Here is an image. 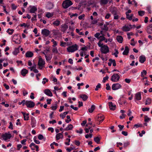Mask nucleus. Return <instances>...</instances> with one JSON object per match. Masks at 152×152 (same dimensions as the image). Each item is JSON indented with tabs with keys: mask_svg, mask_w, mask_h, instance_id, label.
Returning a JSON list of instances; mask_svg holds the SVG:
<instances>
[{
	"mask_svg": "<svg viewBox=\"0 0 152 152\" xmlns=\"http://www.w3.org/2000/svg\"><path fill=\"white\" fill-rule=\"evenodd\" d=\"M37 10V8L34 6H33L30 9V12L31 13H35V12H36Z\"/></svg>",
	"mask_w": 152,
	"mask_h": 152,
	"instance_id": "24",
	"label": "nucleus"
},
{
	"mask_svg": "<svg viewBox=\"0 0 152 152\" xmlns=\"http://www.w3.org/2000/svg\"><path fill=\"white\" fill-rule=\"evenodd\" d=\"M116 39L120 43H122L123 42V39L121 36H118L117 37Z\"/></svg>",
	"mask_w": 152,
	"mask_h": 152,
	"instance_id": "22",
	"label": "nucleus"
},
{
	"mask_svg": "<svg viewBox=\"0 0 152 152\" xmlns=\"http://www.w3.org/2000/svg\"><path fill=\"white\" fill-rule=\"evenodd\" d=\"M142 125L141 124H135L134 125V127H136V128H138L140 127H142Z\"/></svg>",
	"mask_w": 152,
	"mask_h": 152,
	"instance_id": "55",
	"label": "nucleus"
},
{
	"mask_svg": "<svg viewBox=\"0 0 152 152\" xmlns=\"http://www.w3.org/2000/svg\"><path fill=\"white\" fill-rule=\"evenodd\" d=\"M58 107V102L56 101L55 102V104L54 106H52L51 107V108L53 110H56Z\"/></svg>",
	"mask_w": 152,
	"mask_h": 152,
	"instance_id": "29",
	"label": "nucleus"
},
{
	"mask_svg": "<svg viewBox=\"0 0 152 152\" xmlns=\"http://www.w3.org/2000/svg\"><path fill=\"white\" fill-rule=\"evenodd\" d=\"M143 74H144L145 75H146L147 74V72L145 70H143L142 72H141V76L142 77H144Z\"/></svg>",
	"mask_w": 152,
	"mask_h": 152,
	"instance_id": "41",
	"label": "nucleus"
},
{
	"mask_svg": "<svg viewBox=\"0 0 152 152\" xmlns=\"http://www.w3.org/2000/svg\"><path fill=\"white\" fill-rule=\"evenodd\" d=\"M43 81L42 82V83L43 84L45 85L46 82H48V80L45 77L43 79Z\"/></svg>",
	"mask_w": 152,
	"mask_h": 152,
	"instance_id": "47",
	"label": "nucleus"
},
{
	"mask_svg": "<svg viewBox=\"0 0 152 152\" xmlns=\"http://www.w3.org/2000/svg\"><path fill=\"white\" fill-rule=\"evenodd\" d=\"M63 132L61 133H58L56 135V140H58L60 138H63Z\"/></svg>",
	"mask_w": 152,
	"mask_h": 152,
	"instance_id": "16",
	"label": "nucleus"
},
{
	"mask_svg": "<svg viewBox=\"0 0 152 152\" xmlns=\"http://www.w3.org/2000/svg\"><path fill=\"white\" fill-rule=\"evenodd\" d=\"M73 3L70 0H65L62 3V6L64 9H66L72 5Z\"/></svg>",
	"mask_w": 152,
	"mask_h": 152,
	"instance_id": "2",
	"label": "nucleus"
},
{
	"mask_svg": "<svg viewBox=\"0 0 152 152\" xmlns=\"http://www.w3.org/2000/svg\"><path fill=\"white\" fill-rule=\"evenodd\" d=\"M36 120L34 121H31V127L34 128L36 126Z\"/></svg>",
	"mask_w": 152,
	"mask_h": 152,
	"instance_id": "36",
	"label": "nucleus"
},
{
	"mask_svg": "<svg viewBox=\"0 0 152 152\" xmlns=\"http://www.w3.org/2000/svg\"><path fill=\"white\" fill-rule=\"evenodd\" d=\"M44 93L47 95L49 96H52L53 94L48 89H46L44 91Z\"/></svg>",
	"mask_w": 152,
	"mask_h": 152,
	"instance_id": "13",
	"label": "nucleus"
},
{
	"mask_svg": "<svg viewBox=\"0 0 152 152\" xmlns=\"http://www.w3.org/2000/svg\"><path fill=\"white\" fill-rule=\"evenodd\" d=\"M108 0H100L101 3L104 5L107 4L108 3Z\"/></svg>",
	"mask_w": 152,
	"mask_h": 152,
	"instance_id": "37",
	"label": "nucleus"
},
{
	"mask_svg": "<svg viewBox=\"0 0 152 152\" xmlns=\"http://www.w3.org/2000/svg\"><path fill=\"white\" fill-rule=\"evenodd\" d=\"M120 77L117 74H114L111 76V80L114 82H118L119 80Z\"/></svg>",
	"mask_w": 152,
	"mask_h": 152,
	"instance_id": "6",
	"label": "nucleus"
},
{
	"mask_svg": "<svg viewBox=\"0 0 152 152\" xmlns=\"http://www.w3.org/2000/svg\"><path fill=\"white\" fill-rule=\"evenodd\" d=\"M73 128V126L72 124H70L67 127L65 128L64 129V130L68 131L72 130Z\"/></svg>",
	"mask_w": 152,
	"mask_h": 152,
	"instance_id": "21",
	"label": "nucleus"
},
{
	"mask_svg": "<svg viewBox=\"0 0 152 152\" xmlns=\"http://www.w3.org/2000/svg\"><path fill=\"white\" fill-rule=\"evenodd\" d=\"M33 17H32L31 19V20L32 22H33L34 21H36L37 19V15H36L33 14Z\"/></svg>",
	"mask_w": 152,
	"mask_h": 152,
	"instance_id": "43",
	"label": "nucleus"
},
{
	"mask_svg": "<svg viewBox=\"0 0 152 152\" xmlns=\"http://www.w3.org/2000/svg\"><path fill=\"white\" fill-rule=\"evenodd\" d=\"M11 6L12 7V9L13 10H15L17 7V6H15V5L13 4H12Z\"/></svg>",
	"mask_w": 152,
	"mask_h": 152,
	"instance_id": "60",
	"label": "nucleus"
},
{
	"mask_svg": "<svg viewBox=\"0 0 152 152\" xmlns=\"http://www.w3.org/2000/svg\"><path fill=\"white\" fill-rule=\"evenodd\" d=\"M22 147V145L21 144H18L17 145V150L18 151L20 150V148Z\"/></svg>",
	"mask_w": 152,
	"mask_h": 152,
	"instance_id": "64",
	"label": "nucleus"
},
{
	"mask_svg": "<svg viewBox=\"0 0 152 152\" xmlns=\"http://www.w3.org/2000/svg\"><path fill=\"white\" fill-rule=\"evenodd\" d=\"M75 144L76 145H77V146L80 145V143L79 141L77 140H75Z\"/></svg>",
	"mask_w": 152,
	"mask_h": 152,
	"instance_id": "63",
	"label": "nucleus"
},
{
	"mask_svg": "<svg viewBox=\"0 0 152 152\" xmlns=\"http://www.w3.org/2000/svg\"><path fill=\"white\" fill-rule=\"evenodd\" d=\"M145 120L144 121L145 122H148L150 120L151 118H148L147 116L145 115L144 117Z\"/></svg>",
	"mask_w": 152,
	"mask_h": 152,
	"instance_id": "45",
	"label": "nucleus"
},
{
	"mask_svg": "<svg viewBox=\"0 0 152 152\" xmlns=\"http://www.w3.org/2000/svg\"><path fill=\"white\" fill-rule=\"evenodd\" d=\"M118 126L119 127V130L120 131H121L124 127V125H118Z\"/></svg>",
	"mask_w": 152,
	"mask_h": 152,
	"instance_id": "61",
	"label": "nucleus"
},
{
	"mask_svg": "<svg viewBox=\"0 0 152 152\" xmlns=\"http://www.w3.org/2000/svg\"><path fill=\"white\" fill-rule=\"evenodd\" d=\"M60 24V21L58 20H56L54 21L53 23V24L54 25L56 26H58Z\"/></svg>",
	"mask_w": 152,
	"mask_h": 152,
	"instance_id": "31",
	"label": "nucleus"
},
{
	"mask_svg": "<svg viewBox=\"0 0 152 152\" xmlns=\"http://www.w3.org/2000/svg\"><path fill=\"white\" fill-rule=\"evenodd\" d=\"M45 62L44 60L41 58V56H39L38 63V65L39 66L38 69H42V68L45 66Z\"/></svg>",
	"mask_w": 152,
	"mask_h": 152,
	"instance_id": "1",
	"label": "nucleus"
},
{
	"mask_svg": "<svg viewBox=\"0 0 152 152\" xmlns=\"http://www.w3.org/2000/svg\"><path fill=\"white\" fill-rule=\"evenodd\" d=\"M52 51L53 53H58V51L56 48H53L52 50Z\"/></svg>",
	"mask_w": 152,
	"mask_h": 152,
	"instance_id": "46",
	"label": "nucleus"
},
{
	"mask_svg": "<svg viewBox=\"0 0 152 152\" xmlns=\"http://www.w3.org/2000/svg\"><path fill=\"white\" fill-rule=\"evenodd\" d=\"M28 71L25 69H23L21 70V75L23 77L25 76L28 73Z\"/></svg>",
	"mask_w": 152,
	"mask_h": 152,
	"instance_id": "18",
	"label": "nucleus"
},
{
	"mask_svg": "<svg viewBox=\"0 0 152 152\" xmlns=\"http://www.w3.org/2000/svg\"><path fill=\"white\" fill-rule=\"evenodd\" d=\"M141 99V92H138L135 95L134 101L136 102V100H140Z\"/></svg>",
	"mask_w": 152,
	"mask_h": 152,
	"instance_id": "10",
	"label": "nucleus"
},
{
	"mask_svg": "<svg viewBox=\"0 0 152 152\" xmlns=\"http://www.w3.org/2000/svg\"><path fill=\"white\" fill-rule=\"evenodd\" d=\"M96 107L95 105L93 104L92 105L91 107L90 108L88 109V112L90 113H92L93 112L94 110Z\"/></svg>",
	"mask_w": 152,
	"mask_h": 152,
	"instance_id": "27",
	"label": "nucleus"
},
{
	"mask_svg": "<svg viewBox=\"0 0 152 152\" xmlns=\"http://www.w3.org/2000/svg\"><path fill=\"white\" fill-rule=\"evenodd\" d=\"M117 10H116V9H113L111 10V13L113 15L117 14Z\"/></svg>",
	"mask_w": 152,
	"mask_h": 152,
	"instance_id": "51",
	"label": "nucleus"
},
{
	"mask_svg": "<svg viewBox=\"0 0 152 152\" xmlns=\"http://www.w3.org/2000/svg\"><path fill=\"white\" fill-rule=\"evenodd\" d=\"M20 47L15 49V50L13 52V53L14 55H16L18 54V53H19Z\"/></svg>",
	"mask_w": 152,
	"mask_h": 152,
	"instance_id": "28",
	"label": "nucleus"
},
{
	"mask_svg": "<svg viewBox=\"0 0 152 152\" xmlns=\"http://www.w3.org/2000/svg\"><path fill=\"white\" fill-rule=\"evenodd\" d=\"M54 6V4L51 2H49L47 4L46 7V8L49 10L53 9Z\"/></svg>",
	"mask_w": 152,
	"mask_h": 152,
	"instance_id": "14",
	"label": "nucleus"
},
{
	"mask_svg": "<svg viewBox=\"0 0 152 152\" xmlns=\"http://www.w3.org/2000/svg\"><path fill=\"white\" fill-rule=\"evenodd\" d=\"M108 75H106L105 77L103 78V79L102 80L103 82L104 83H105L106 81V80H108Z\"/></svg>",
	"mask_w": 152,
	"mask_h": 152,
	"instance_id": "54",
	"label": "nucleus"
},
{
	"mask_svg": "<svg viewBox=\"0 0 152 152\" xmlns=\"http://www.w3.org/2000/svg\"><path fill=\"white\" fill-rule=\"evenodd\" d=\"M12 137L11 134L9 132L8 133L6 132L5 133L1 135V137L2 138V140H4L6 141H7L8 139H10Z\"/></svg>",
	"mask_w": 152,
	"mask_h": 152,
	"instance_id": "4",
	"label": "nucleus"
},
{
	"mask_svg": "<svg viewBox=\"0 0 152 152\" xmlns=\"http://www.w3.org/2000/svg\"><path fill=\"white\" fill-rule=\"evenodd\" d=\"M104 28H102V29L103 30L106 31H108V27H107V25L104 24Z\"/></svg>",
	"mask_w": 152,
	"mask_h": 152,
	"instance_id": "38",
	"label": "nucleus"
},
{
	"mask_svg": "<svg viewBox=\"0 0 152 152\" xmlns=\"http://www.w3.org/2000/svg\"><path fill=\"white\" fill-rule=\"evenodd\" d=\"M100 35V33H97L96 34H95L94 35V36L97 39H99L100 37H99V36Z\"/></svg>",
	"mask_w": 152,
	"mask_h": 152,
	"instance_id": "57",
	"label": "nucleus"
},
{
	"mask_svg": "<svg viewBox=\"0 0 152 152\" xmlns=\"http://www.w3.org/2000/svg\"><path fill=\"white\" fill-rule=\"evenodd\" d=\"M146 61V58L144 55H142L139 57V61L141 63H143Z\"/></svg>",
	"mask_w": 152,
	"mask_h": 152,
	"instance_id": "15",
	"label": "nucleus"
},
{
	"mask_svg": "<svg viewBox=\"0 0 152 152\" xmlns=\"http://www.w3.org/2000/svg\"><path fill=\"white\" fill-rule=\"evenodd\" d=\"M80 97L81 98L83 101H86L88 98V96L85 94H81L80 95Z\"/></svg>",
	"mask_w": 152,
	"mask_h": 152,
	"instance_id": "25",
	"label": "nucleus"
},
{
	"mask_svg": "<svg viewBox=\"0 0 152 152\" xmlns=\"http://www.w3.org/2000/svg\"><path fill=\"white\" fill-rule=\"evenodd\" d=\"M101 87V85L100 83H99L98 84V85L96 86V88H95V91H97L99 88H100Z\"/></svg>",
	"mask_w": 152,
	"mask_h": 152,
	"instance_id": "52",
	"label": "nucleus"
},
{
	"mask_svg": "<svg viewBox=\"0 0 152 152\" xmlns=\"http://www.w3.org/2000/svg\"><path fill=\"white\" fill-rule=\"evenodd\" d=\"M78 46L77 44H75L67 48V50L69 52H73L78 50Z\"/></svg>",
	"mask_w": 152,
	"mask_h": 152,
	"instance_id": "3",
	"label": "nucleus"
},
{
	"mask_svg": "<svg viewBox=\"0 0 152 152\" xmlns=\"http://www.w3.org/2000/svg\"><path fill=\"white\" fill-rule=\"evenodd\" d=\"M97 120L99 121V123L98 124H99L101 123H102L104 119V117L103 115L100 116H98L97 117Z\"/></svg>",
	"mask_w": 152,
	"mask_h": 152,
	"instance_id": "17",
	"label": "nucleus"
},
{
	"mask_svg": "<svg viewBox=\"0 0 152 152\" xmlns=\"http://www.w3.org/2000/svg\"><path fill=\"white\" fill-rule=\"evenodd\" d=\"M148 33L150 34H152V24L149 25L146 30Z\"/></svg>",
	"mask_w": 152,
	"mask_h": 152,
	"instance_id": "11",
	"label": "nucleus"
},
{
	"mask_svg": "<svg viewBox=\"0 0 152 152\" xmlns=\"http://www.w3.org/2000/svg\"><path fill=\"white\" fill-rule=\"evenodd\" d=\"M53 15L52 14H51V13H50L49 12H48L47 13V14L46 15V16L48 18H50L51 17H52Z\"/></svg>",
	"mask_w": 152,
	"mask_h": 152,
	"instance_id": "44",
	"label": "nucleus"
},
{
	"mask_svg": "<svg viewBox=\"0 0 152 152\" xmlns=\"http://www.w3.org/2000/svg\"><path fill=\"white\" fill-rule=\"evenodd\" d=\"M100 50L102 53L106 54L109 52L108 46L106 45H104L103 47L100 48Z\"/></svg>",
	"mask_w": 152,
	"mask_h": 152,
	"instance_id": "5",
	"label": "nucleus"
},
{
	"mask_svg": "<svg viewBox=\"0 0 152 152\" xmlns=\"http://www.w3.org/2000/svg\"><path fill=\"white\" fill-rule=\"evenodd\" d=\"M145 11H140L138 12L139 15L141 16H143L145 14Z\"/></svg>",
	"mask_w": 152,
	"mask_h": 152,
	"instance_id": "39",
	"label": "nucleus"
},
{
	"mask_svg": "<svg viewBox=\"0 0 152 152\" xmlns=\"http://www.w3.org/2000/svg\"><path fill=\"white\" fill-rule=\"evenodd\" d=\"M41 33L45 37H47L49 35L50 31L49 30L45 28L42 30Z\"/></svg>",
	"mask_w": 152,
	"mask_h": 152,
	"instance_id": "9",
	"label": "nucleus"
},
{
	"mask_svg": "<svg viewBox=\"0 0 152 152\" xmlns=\"http://www.w3.org/2000/svg\"><path fill=\"white\" fill-rule=\"evenodd\" d=\"M38 138L39 140H42L43 139L44 137L42 135L39 134L38 135Z\"/></svg>",
	"mask_w": 152,
	"mask_h": 152,
	"instance_id": "53",
	"label": "nucleus"
},
{
	"mask_svg": "<svg viewBox=\"0 0 152 152\" xmlns=\"http://www.w3.org/2000/svg\"><path fill=\"white\" fill-rule=\"evenodd\" d=\"M122 29L124 31L126 32L130 30V28L129 26L125 25L123 27Z\"/></svg>",
	"mask_w": 152,
	"mask_h": 152,
	"instance_id": "19",
	"label": "nucleus"
},
{
	"mask_svg": "<svg viewBox=\"0 0 152 152\" xmlns=\"http://www.w3.org/2000/svg\"><path fill=\"white\" fill-rule=\"evenodd\" d=\"M99 37H100V38H101L99 41L100 42H102V41H104V40H105V38L103 35L100 36Z\"/></svg>",
	"mask_w": 152,
	"mask_h": 152,
	"instance_id": "48",
	"label": "nucleus"
},
{
	"mask_svg": "<svg viewBox=\"0 0 152 152\" xmlns=\"http://www.w3.org/2000/svg\"><path fill=\"white\" fill-rule=\"evenodd\" d=\"M45 57L47 61H49L51 60L52 58V56H48L47 55H46Z\"/></svg>",
	"mask_w": 152,
	"mask_h": 152,
	"instance_id": "42",
	"label": "nucleus"
},
{
	"mask_svg": "<svg viewBox=\"0 0 152 152\" xmlns=\"http://www.w3.org/2000/svg\"><path fill=\"white\" fill-rule=\"evenodd\" d=\"M25 104L28 108H33L35 106V103L31 101L26 100Z\"/></svg>",
	"mask_w": 152,
	"mask_h": 152,
	"instance_id": "7",
	"label": "nucleus"
},
{
	"mask_svg": "<svg viewBox=\"0 0 152 152\" xmlns=\"http://www.w3.org/2000/svg\"><path fill=\"white\" fill-rule=\"evenodd\" d=\"M126 18L129 19V20H131L132 19V18H131V17L130 16V15L129 14H126Z\"/></svg>",
	"mask_w": 152,
	"mask_h": 152,
	"instance_id": "62",
	"label": "nucleus"
},
{
	"mask_svg": "<svg viewBox=\"0 0 152 152\" xmlns=\"http://www.w3.org/2000/svg\"><path fill=\"white\" fill-rule=\"evenodd\" d=\"M18 36V34H15L13 36V38H12V40L15 43L18 44L19 43L18 42H17L16 41V40H18V38L17 37Z\"/></svg>",
	"mask_w": 152,
	"mask_h": 152,
	"instance_id": "26",
	"label": "nucleus"
},
{
	"mask_svg": "<svg viewBox=\"0 0 152 152\" xmlns=\"http://www.w3.org/2000/svg\"><path fill=\"white\" fill-rule=\"evenodd\" d=\"M29 115V113H27L26 114V115L24 116H23L24 120L25 121H27L28 120L29 118V117L28 116Z\"/></svg>",
	"mask_w": 152,
	"mask_h": 152,
	"instance_id": "40",
	"label": "nucleus"
},
{
	"mask_svg": "<svg viewBox=\"0 0 152 152\" xmlns=\"http://www.w3.org/2000/svg\"><path fill=\"white\" fill-rule=\"evenodd\" d=\"M101 42L99 41L98 44L99 47H100L101 48H102L103 47V46L104 45L103 43H101Z\"/></svg>",
	"mask_w": 152,
	"mask_h": 152,
	"instance_id": "59",
	"label": "nucleus"
},
{
	"mask_svg": "<svg viewBox=\"0 0 152 152\" xmlns=\"http://www.w3.org/2000/svg\"><path fill=\"white\" fill-rule=\"evenodd\" d=\"M14 30L13 29H10L8 28L7 31V32L8 33V34L10 35H11L12 34Z\"/></svg>",
	"mask_w": 152,
	"mask_h": 152,
	"instance_id": "35",
	"label": "nucleus"
},
{
	"mask_svg": "<svg viewBox=\"0 0 152 152\" xmlns=\"http://www.w3.org/2000/svg\"><path fill=\"white\" fill-rule=\"evenodd\" d=\"M37 67V65L36 64H34L33 66L32 67H29V68L30 69L31 71H32L33 69H36Z\"/></svg>",
	"mask_w": 152,
	"mask_h": 152,
	"instance_id": "50",
	"label": "nucleus"
},
{
	"mask_svg": "<svg viewBox=\"0 0 152 152\" xmlns=\"http://www.w3.org/2000/svg\"><path fill=\"white\" fill-rule=\"evenodd\" d=\"M106 89L107 90H110L111 89V88L110 86H109V83H107L106 84Z\"/></svg>",
	"mask_w": 152,
	"mask_h": 152,
	"instance_id": "58",
	"label": "nucleus"
},
{
	"mask_svg": "<svg viewBox=\"0 0 152 152\" xmlns=\"http://www.w3.org/2000/svg\"><path fill=\"white\" fill-rule=\"evenodd\" d=\"M151 99L149 98H147L145 102V105H149L151 103Z\"/></svg>",
	"mask_w": 152,
	"mask_h": 152,
	"instance_id": "30",
	"label": "nucleus"
},
{
	"mask_svg": "<svg viewBox=\"0 0 152 152\" xmlns=\"http://www.w3.org/2000/svg\"><path fill=\"white\" fill-rule=\"evenodd\" d=\"M26 56L27 57H31L33 56V53L31 51H28L26 53Z\"/></svg>",
	"mask_w": 152,
	"mask_h": 152,
	"instance_id": "23",
	"label": "nucleus"
},
{
	"mask_svg": "<svg viewBox=\"0 0 152 152\" xmlns=\"http://www.w3.org/2000/svg\"><path fill=\"white\" fill-rule=\"evenodd\" d=\"M10 125L8 127L9 129H13V126L11 122H10Z\"/></svg>",
	"mask_w": 152,
	"mask_h": 152,
	"instance_id": "49",
	"label": "nucleus"
},
{
	"mask_svg": "<svg viewBox=\"0 0 152 152\" xmlns=\"http://www.w3.org/2000/svg\"><path fill=\"white\" fill-rule=\"evenodd\" d=\"M121 87V85L118 83H114L113 84L112 87V89L113 90H115L120 88Z\"/></svg>",
	"mask_w": 152,
	"mask_h": 152,
	"instance_id": "8",
	"label": "nucleus"
},
{
	"mask_svg": "<svg viewBox=\"0 0 152 152\" xmlns=\"http://www.w3.org/2000/svg\"><path fill=\"white\" fill-rule=\"evenodd\" d=\"M129 145V142H124V148H126Z\"/></svg>",
	"mask_w": 152,
	"mask_h": 152,
	"instance_id": "56",
	"label": "nucleus"
},
{
	"mask_svg": "<svg viewBox=\"0 0 152 152\" xmlns=\"http://www.w3.org/2000/svg\"><path fill=\"white\" fill-rule=\"evenodd\" d=\"M62 28L64 31H65L68 28V26L66 24H64L62 26Z\"/></svg>",
	"mask_w": 152,
	"mask_h": 152,
	"instance_id": "34",
	"label": "nucleus"
},
{
	"mask_svg": "<svg viewBox=\"0 0 152 152\" xmlns=\"http://www.w3.org/2000/svg\"><path fill=\"white\" fill-rule=\"evenodd\" d=\"M108 104L109 108L111 110H114L116 108V106L115 105H113V103L111 102H109Z\"/></svg>",
	"mask_w": 152,
	"mask_h": 152,
	"instance_id": "12",
	"label": "nucleus"
},
{
	"mask_svg": "<svg viewBox=\"0 0 152 152\" xmlns=\"http://www.w3.org/2000/svg\"><path fill=\"white\" fill-rule=\"evenodd\" d=\"M100 140V138L98 137H95L94 138V140L97 144L99 143Z\"/></svg>",
	"mask_w": 152,
	"mask_h": 152,
	"instance_id": "32",
	"label": "nucleus"
},
{
	"mask_svg": "<svg viewBox=\"0 0 152 152\" xmlns=\"http://www.w3.org/2000/svg\"><path fill=\"white\" fill-rule=\"evenodd\" d=\"M129 47L128 46H126L125 50L123 52L122 54L123 55H127L129 52Z\"/></svg>",
	"mask_w": 152,
	"mask_h": 152,
	"instance_id": "20",
	"label": "nucleus"
},
{
	"mask_svg": "<svg viewBox=\"0 0 152 152\" xmlns=\"http://www.w3.org/2000/svg\"><path fill=\"white\" fill-rule=\"evenodd\" d=\"M109 61L110 62H112V63H113V66H116V63L115 60L111 58H110L109 59Z\"/></svg>",
	"mask_w": 152,
	"mask_h": 152,
	"instance_id": "33",
	"label": "nucleus"
}]
</instances>
